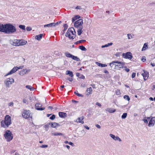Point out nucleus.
I'll list each match as a JSON object with an SVG mask.
<instances>
[{
	"label": "nucleus",
	"mask_w": 155,
	"mask_h": 155,
	"mask_svg": "<svg viewBox=\"0 0 155 155\" xmlns=\"http://www.w3.org/2000/svg\"><path fill=\"white\" fill-rule=\"evenodd\" d=\"M5 33L7 34H11L16 31L15 27L12 24L9 23L5 24Z\"/></svg>",
	"instance_id": "1"
},
{
	"label": "nucleus",
	"mask_w": 155,
	"mask_h": 155,
	"mask_svg": "<svg viewBox=\"0 0 155 155\" xmlns=\"http://www.w3.org/2000/svg\"><path fill=\"white\" fill-rule=\"evenodd\" d=\"M76 32L73 28H71L68 29L67 32L65 34L66 37H67L70 39H74L76 37Z\"/></svg>",
	"instance_id": "2"
},
{
	"label": "nucleus",
	"mask_w": 155,
	"mask_h": 155,
	"mask_svg": "<svg viewBox=\"0 0 155 155\" xmlns=\"http://www.w3.org/2000/svg\"><path fill=\"white\" fill-rule=\"evenodd\" d=\"M4 136L8 142L11 141L13 139V135L11 132L8 130H6L5 132Z\"/></svg>",
	"instance_id": "3"
},
{
	"label": "nucleus",
	"mask_w": 155,
	"mask_h": 155,
	"mask_svg": "<svg viewBox=\"0 0 155 155\" xmlns=\"http://www.w3.org/2000/svg\"><path fill=\"white\" fill-rule=\"evenodd\" d=\"M27 42V41L23 39L15 40L13 45L16 46L24 45H26Z\"/></svg>",
	"instance_id": "4"
},
{
	"label": "nucleus",
	"mask_w": 155,
	"mask_h": 155,
	"mask_svg": "<svg viewBox=\"0 0 155 155\" xmlns=\"http://www.w3.org/2000/svg\"><path fill=\"white\" fill-rule=\"evenodd\" d=\"M22 116L26 119L29 117L32 118V116L31 115V112L29 110H25L22 114Z\"/></svg>",
	"instance_id": "5"
},
{
	"label": "nucleus",
	"mask_w": 155,
	"mask_h": 155,
	"mask_svg": "<svg viewBox=\"0 0 155 155\" xmlns=\"http://www.w3.org/2000/svg\"><path fill=\"white\" fill-rule=\"evenodd\" d=\"M4 122L7 127H8V126L12 124L11 117L8 115H6L5 117Z\"/></svg>",
	"instance_id": "6"
},
{
	"label": "nucleus",
	"mask_w": 155,
	"mask_h": 155,
	"mask_svg": "<svg viewBox=\"0 0 155 155\" xmlns=\"http://www.w3.org/2000/svg\"><path fill=\"white\" fill-rule=\"evenodd\" d=\"M14 82V79L12 78H9L6 79L4 81V84L6 85V87L9 88V85L13 83Z\"/></svg>",
	"instance_id": "7"
},
{
	"label": "nucleus",
	"mask_w": 155,
	"mask_h": 155,
	"mask_svg": "<svg viewBox=\"0 0 155 155\" xmlns=\"http://www.w3.org/2000/svg\"><path fill=\"white\" fill-rule=\"evenodd\" d=\"M83 24V20L82 19H80L75 21L74 23V26L75 28H78L80 26H82Z\"/></svg>",
	"instance_id": "8"
},
{
	"label": "nucleus",
	"mask_w": 155,
	"mask_h": 155,
	"mask_svg": "<svg viewBox=\"0 0 155 155\" xmlns=\"http://www.w3.org/2000/svg\"><path fill=\"white\" fill-rule=\"evenodd\" d=\"M123 57L126 59H128L130 60L133 58V56L130 52H127L126 53L123 54Z\"/></svg>",
	"instance_id": "9"
},
{
	"label": "nucleus",
	"mask_w": 155,
	"mask_h": 155,
	"mask_svg": "<svg viewBox=\"0 0 155 155\" xmlns=\"http://www.w3.org/2000/svg\"><path fill=\"white\" fill-rule=\"evenodd\" d=\"M155 123V117H152L148 124V126L149 127H153Z\"/></svg>",
	"instance_id": "10"
},
{
	"label": "nucleus",
	"mask_w": 155,
	"mask_h": 155,
	"mask_svg": "<svg viewBox=\"0 0 155 155\" xmlns=\"http://www.w3.org/2000/svg\"><path fill=\"white\" fill-rule=\"evenodd\" d=\"M143 73H142L141 75L143 76V79L145 81L147 80L149 77V73L147 71L143 70Z\"/></svg>",
	"instance_id": "11"
},
{
	"label": "nucleus",
	"mask_w": 155,
	"mask_h": 155,
	"mask_svg": "<svg viewBox=\"0 0 155 155\" xmlns=\"http://www.w3.org/2000/svg\"><path fill=\"white\" fill-rule=\"evenodd\" d=\"M18 70V67H14L12 68L10 71L7 74H5V77H6L7 76L12 74L15 72L17 70Z\"/></svg>",
	"instance_id": "12"
},
{
	"label": "nucleus",
	"mask_w": 155,
	"mask_h": 155,
	"mask_svg": "<svg viewBox=\"0 0 155 155\" xmlns=\"http://www.w3.org/2000/svg\"><path fill=\"white\" fill-rule=\"evenodd\" d=\"M30 70H27V69H23L21 71H20L19 73V74L21 75H23L26 74L28 72H30Z\"/></svg>",
	"instance_id": "13"
},
{
	"label": "nucleus",
	"mask_w": 155,
	"mask_h": 155,
	"mask_svg": "<svg viewBox=\"0 0 155 155\" xmlns=\"http://www.w3.org/2000/svg\"><path fill=\"white\" fill-rule=\"evenodd\" d=\"M84 116L79 117L76 120V122L77 123H81L82 124H83L84 123L83 120L84 119Z\"/></svg>",
	"instance_id": "14"
},
{
	"label": "nucleus",
	"mask_w": 155,
	"mask_h": 155,
	"mask_svg": "<svg viewBox=\"0 0 155 155\" xmlns=\"http://www.w3.org/2000/svg\"><path fill=\"white\" fill-rule=\"evenodd\" d=\"M50 123L51 127L52 128H55L57 127H59L60 126L59 124L56 122H50Z\"/></svg>",
	"instance_id": "15"
},
{
	"label": "nucleus",
	"mask_w": 155,
	"mask_h": 155,
	"mask_svg": "<svg viewBox=\"0 0 155 155\" xmlns=\"http://www.w3.org/2000/svg\"><path fill=\"white\" fill-rule=\"evenodd\" d=\"M117 67H118V68H123V65L125 64V63L123 62H119L118 61H117Z\"/></svg>",
	"instance_id": "16"
},
{
	"label": "nucleus",
	"mask_w": 155,
	"mask_h": 155,
	"mask_svg": "<svg viewBox=\"0 0 155 155\" xmlns=\"http://www.w3.org/2000/svg\"><path fill=\"white\" fill-rule=\"evenodd\" d=\"M116 61H114L110 64V65L112 69H115L116 66Z\"/></svg>",
	"instance_id": "17"
},
{
	"label": "nucleus",
	"mask_w": 155,
	"mask_h": 155,
	"mask_svg": "<svg viewBox=\"0 0 155 155\" xmlns=\"http://www.w3.org/2000/svg\"><path fill=\"white\" fill-rule=\"evenodd\" d=\"M58 114L59 116L62 118H64L67 117V114L65 113L60 112H59Z\"/></svg>",
	"instance_id": "18"
},
{
	"label": "nucleus",
	"mask_w": 155,
	"mask_h": 155,
	"mask_svg": "<svg viewBox=\"0 0 155 155\" xmlns=\"http://www.w3.org/2000/svg\"><path fill=\"white\" fill-rule=\"evenodd\" d=\"M5 24L0 23V31L5 32Z\"/></svg>",
	"instance_id": "19"
},
{
	"label": "nucleus",
	"mask_w": 155,
	"mask_h": 155,
	"mask_svg": "<svg viewBox=\"0 0 155 155\" xmlns=\"http://www.w3.org/2000/svg\"><path fill=\"white\" fill-rule=\"evenodd\" d=\"M83 26H80V27L77 30L78 34V35H80L82 33L83 31L82 30L83 29Z\"/></svg>",
	"instance_id": "20"
},
{
	"label": "nucleus",
	"mask_w": 155,
	"mask_h": 155,
	"mask_svg": "<svg viewBox=\"0 0 155 155\" xmlns=\"http://www.w3.org/2000/svg\"><path fill=\"white\" fill-rule=\"evenodd\" d=\"M66 74L69 75V76L71 77H73L74 76L72 72L69 70H67L66 71Z\"/></svg>",
	"instance_id": "21"
},
{
	"label": "nucleus",
	"mask_w": 155,
	"mask_h": 155,
	"mask_svg": "<svg viewBox=\"0 0 155 155\" xmlns=\"http://www.w3.org/2000/svg\"><path fill=\"white\" fill-rule=\"evenodd\" d=\"M43 34H40L38 35H36L35 37V39L38 40H40L42 38L43 36Z\"/></svg>",
	"instance_id": "22"
},
{
	"label": "nucleus",
	"mask_w": 155,
	"mask_h": 155,
	"mask_svg": "<svg viewBox=\"0 0 155 155\" xmlns=\"http://www.w3.org/2000/svg\"><path fill=\"white\" fill-rule=\"evenodd\" d=\"M55 24H54V23H52L49 24L45 25H44V27H51L53 26H55Z\"/></svg>",
	"instance_id": "23"
},
{
	"label": "nucleus",
	"mask_w": 155,
	"mask_h": 155,
	"mask_svg": "<svg viewBox=\"0 0 155 155\" xmlns=\"http://www.w3.org/2000/svg\"><path fill=\"white\" fill-rule=\"evenodd\" d=\"M106 111H108L110 113H113L116 111L115 109H113L111 108H108L106 110Z\"/></svg>",
	"instance_id": "24"
},
{
	"label": "nucleus",
	"mask_w": 155,
	"mask_h": 155,
	"mask_svg": "<svg viewBox=\"0 0 155 155\" xmlns=\"http://www.w3.org/2000/svg\"><path fill=\"white\" fill-rule=\"evenodd\" d=\"M86 91L87 92V95H89L90 94H91L92 91V89L91 87L88 88H87Z\"/></svg>",
	"instance_id": "25"
},
{
	"label": "nucleus",
	"mask_w": 155,
	"mask_h": 155,
	"mask_svg": "<svg viewBox=\"0 0 155 155\" xmlns=\"http://www.w3.org/2000/svg\"><path fill=\"white\" fill-rule=\"evenodd\" d=\"M96 64L97 65L99 66H101L102 67H106L107 66V65L106 64H104L101 63H99L98 62H96Z\"/></svg>",
	"instance_id": "26"
},
{
	"label": "nucleus",
	"mask_w": 155,
	"mask_h": 155,
	"mask_svg": "<svg viewBox=\"0 0 155 155\" xmlns=\"http://www.w3.org/2000/svg\"><path fill=\"white\" fill-rule=\"evenodd\" d=\"M80 16L78 15H76L75 17H73L72 19V21L73 22L76 20L80 18Z\"/></svg>",
	"instance_id": "27"
},
{
	"label": "nucleus",
	"mask_w": 155,
	"mask_h": 155,
	"mask_svg": "<svg viewBox=\"0 0 155 155\" xmlns=\"http://www.w3.org/2000/svg\"><path fill=\"white\" fill-rule=\"evenodd\" d=\"M50 125V123H48L44 125V127L45 128L46 131H47L48 130V129L49 128Z\"/></svg>",
	"instance_id": "28"
},
{
	"label": "nucleus",
	"mask_w": 155,
	"mask_h": 155,
	"mask_svg": "<svg viewBox=\"0 0 155 155\" xmlns=\"http://www.w3.org/2000/svg\"><path fill=\"white\" fill-rule=\"evenodd\" d=\"M65 55L67 57L71 58H72L73 55L71 54L70 53L68 52H66L65 53Z\"/></svg>",
	"instance_id": "29"
},
{
	"label": "nucleus",
	"mask_w": 155,
	"mask_h": 155,
	"mask_svg": "<svg viewBox=\"0 0 155 155\" xmlns=\"http://www.w3.org/2000/svg\"><path fill=\"white\" fill-rule=\"evenodd\" d=\"M25 87L27 88L30 90L31 91H33L34 90V89H35L32 86H31L30 85H26V86Z\"/></svg>",
	"instance_id": "30"
},
{
	"label": "nucleus",
	"mask_w": 155,
	"mask_h": 155,
	"mask_svg": "<svg viewBox=\"0 0 155 155\" xmlns=\"http://www.w3.org/2000/svg\"><path fill=\"white\" fill-rule=\"evenodd\" d=\"M79 48L83 51H86L87 50L86 48L83 45L79 46Z\"/></svg>",
	"instance_id": "31"
},
{
	"label": "nucleus",
	"mask_w": 155,
	"mask_h": 155,
	"mask_svg": "<svg viewBox=\"0 0 155 155\" xmlns=\"http://www.w3.org/2000/svg\"><path fill=\"white\" fill-rule=\"evenodd\" d=\"M19 27L22 29L23 30H24L25 31V25H20L19 26Z\"/></svg>",
	"instance_id": "32"
},
{
	"label": "nucleus",
	"mask_w": 155,
	"mask_h": 155,
	"mask_svg": "<svg viewBox=\"0 0 155 155\" xmlns=\"http://www.w3.org/2000/svg\"><path fill=\"white\" fill-rule=\"evenodd\" d=\"M72 58L74 60H76L77 61H80V59L79 58H78L77 57L73 55Z\"/></svg>",
	"instance_id": "33"
},
{
	"label": "nucleus",
	"mask_w": 155,
	"mask_h": 155,
	"mask_svg": "<svg viewBox=\"0 0 155 155\" xmlns=\"http://www.w3.org/2000/svg\"><path fill=\"white\" fill-rule=\"evenodd\" d=\"M51 134L52 135L54 136H59L63 135L62 134L58 133H52Z\"/></svg>",
	"instance_id": "34"
},
{
	"label": "nucleus",
	"mask_w": 155,
	"mask_h": 155,
	"mask_svg": "<svg viewBox=\"0 0 155 155\" xmlns=\"http://www.w3.org/2000/svg\"><path fill=\"white\" fill-rule=\"evenodd\" d=\"M148 48L147 45L146 43H145L143 46V47L142 49V51L145 50L147 48Z\"/></svg>",
	"instance_id": "35"
},
{
	"label": "nucleus",
	"mask_w": 155,
	"mask_h": 155,
	"mask_svg": "<svg viewBox=\"0 0 155 155\" xmlns=\"http://www.w3.org/2000/svg\"><path fill=\"white\" fill-rule=\"evenodd\" d=\"M63 27H64L63 31H65L67 29L68 27V25H67V24H64Z\"/></svg>",
	"instance_id": "36"
},
{
	"label": "nucleus",
	"mask_w": 155,
	"mask_h": 155,
	"mask_svg": "<svg viewBox=\"0 0 155 155\" xmlns=\"http://www.w3.org/2000/svg\"><path fill=\"white\" fill-rule=\"evenodd\" d=\"M127 115V113H124L123 114V115L121 116V118L122 119H125V118Z\"/></svg>",
	"instance_id": "37"
},
{
	"label": "nucleus",
	"mask_w": 155,
	"mask_h": 155,
	"mask_svg": "<svg viewBox=\"0 0 155 155\" xmlns=\"http://www.w3.org/2000/svg\"><path fill=\"white\" fill-rule=\"evenodd\" d=\"M41 106H42V105L41 103H37L35 104V108L36 107H41Z\"/></svg>",
	"instance_id": "38"
},
{
	"label": "nucleus",
	"mask_w": 155,
	"mask_h": 155,
	"mask_svg": "<svg viewBox=\"0 0 155 155\" xmlns=\"http://www.w3.org/2000/svg\"><path fill=\"white\" fill-rule=\"evenodd\" d=\"M110 136L113 139L115 140H116V137H115L114 135L110 134Z\"/></svg>",
	"instance_id": "39"
},
{
	"label": "nucleus",
	"mask_w": 155,
	"mask_h": 155,
	"mask_svg": "<svg viewBox=\"0 0 155 155\" xmlns=\"http://www.w3.org/2000/svg\"><path fill=\"white\" fill-rule=\"evenodd\" d=\"M74 93L75 94H76V95H77V96H78V97H83V95H82L81 94H80L77 92L76 91H75L74 92Z\"/></svg>",
	"instance_id": "40"
},
{
	"label": "nucleus",
	"mask_w": 155,
	"mask_h": 155,
	"mask_svg": "<svg viewBox=\"0 0 155 155\" xmlns=\"http://www.w3.org/2000/svg\"><path fill=\"white\" fill-rule=\"evenodd\" d=\"M127 37L128 39H130L133 38V36L130 34H127Z\"/></svg>",
	"instance_id": "41"
},
{
	"label": "nucleus",
	"mask_w": 155,
	"mask_h": 155,
	"mask_svg": "<svg viewBox=\"0 0 155 155\" xmlns=\"http://www.w3.org/2000/svg\"><path fill=\"white\" fill-rule=\"evenodd\" d=\"M45 107H36V109L38 110H42L45 109Z\"/></svg>",
	"instance_id": "42"
},
{
	"label": "nucleus",
	"mask_w": 155,
	"mask_h": 155,
	"mask_svg": "<svg viewBox=\"0 0 155 155\" xmlns=\"http://www.w3.org/2000/svg\"><path fill=\"white\" fill-rule=\"evenodd\" d=\"M124 98L126 100L129 101L130 100V98L129 96L128 95H125L124 96Z\"/></svg>",
	"instance_id": "43"
},
{
	"label": "nucleus",
	"mask_w": 155,
	"mask_h": 155,
	"mask_svg": "<svg viewBox=\"0 0 155 155\" xmlns=\"http://www.w3.org/2000/svg\"><path fill=\"white\" fill-rule=\"evenodd\" d=\"M55 118V116L54 114H53L50 117V119L51 120H54Z\"/></svg>",
	"instance_id": "44"
},
{
	"label": "nucleus",
	"mask_w": 155,
	"mask_h": 155,
	"mask_svg": "<svg viewBox=\"0 0 155 155\" xmlns=\"http://www.w3.org/2000/svg\"><path fill=\"white\" fill-rule=\"evenodd\" d=\"M66 79L67 80H68L70 82H72L73 80V77L67 78Z\"/></svg>",
	"instance_id": "45"
},
{
	"label": "nucleus",
	"mask_w": 155,
	"mask_h": 155,
	"mask_svg": "<svg viewBox=\"0 0 155 155\" xmlns=\"http://www.w3.org/2000/svg\"><path fill=\"white\" fill-rule=\"evenodd\" d=\"M79 78L82 79H85V77L83 75L81 74L80 76L79 77Z\"/></svg>",
	"instance_id": "46"
},
{
	"label": "nucleus",
	"mask_w": 155,
	"mask_h": 155,
	"mask_svg": "<svg viewBox=\"0 0 155 155\" xmlns=\"http://www.w3.org/2000/svg\"><path fill=\"white\" fill-rule=\"evenodd\" d=\"M48 147V145H43L42 146H41L40 147L41 148H46Z\"/></svg>",
	"instance_id": "47"
},
{
	"label": "nucleus",
	"mask_w": 155,
	"mask_h": 155,
	"mask_svg": "<svg viewBox=\"0 0 155 155\" xmlns=\"http://www.w3.org/2000/svg\"><path fill=\"white\" fill-rule=\"evenodd\" d=\"M31 28L30 27H27L26 30L28 31H30L31 30Z\"/></svg>",
	"instance_id": "48"
},
{
	"label": "nucleus",
	"mask_w": 155,
	"mask_h": 155,
	"mask_svg": "<svg viewBox=\"0 0 155 155\" xmlns=\"http://www.w3.org/2000/svg\"><path fill=\"white\" fill-rule=\"evenodd\" d=\"M112 12V11L111 10L110 11H106V13L108 14V15L110 14Z\"/></svg>",
	"instance_id": "49"
},
{
	"label": "nucleus",
	"mask_w": 155,
	"mask_h": 155,
	"mask_svg": "<svg viewBox=\"0 0 155 155\" xmlns=\"http://www.w3.org/2000/svg\"><path fill=\"white\" fill-rule=\"evenodd\" d=\"M9 106H13L14 105V103L13 102L9 103L8 104Z\"/></svg>",
	"instance_id": "50"
},
{
	"label": "nucleus",
	"mask_w": 155,
	"mask_h": 155,
	"mask_svg": "<svg viewBox=\"0 0 155 155\" xmlns=\"http://www.w3.org/2000/svg\"><path fill=\"white\" fill-rule=\"evenodd\" d=\"M61 23V21H59L57 22L56 23H54V24H55V26H57L58 24H60V23Z\"/></svg>",
	"instance_id": "51"
},
{
	"label": "nucleus",
	"mask_w": 155,
	"mask_h": 155,
	"mask_svg": "<svg viewBox=\"0 0 155 155\" xmlns=\"http://www.w3.org/2000/svg\"><path fill=\"white\" fill-rule=\"evenodd\" d=\"M85 41H86L85 40H79L78 41V42H79V43H81L82 42H84Z\"/></svg>",
	"instance_id": "52"
},
{
	"label": "nucleus",
	"mask_w": 155,
	"mask_h": 155,
	"mask_svg": "<svg viewBox=\"0 0 155 155\" xmlns=\"http://www.w3.org/2000/svg\"><path fill=\"white\" fill-rule=\"evenodd\" d=\"M124 70L127 72H128L130 71V69L126 68V67H125Z\"/></svg>",
	"instance_id": "53"
},
{
	"label": "nucleus",
	"mask_w": 155,
	"mask_h": 155,
	"mask_svg": "<svg viewBox=\"0 0 155 155\" xmlns=\"http://www.w3.org/2000/svg\"><path fill=\"white\" fill-rule=\"evenodd\" d=\"M76 9H81V6H77L75 8Z\"/></svg>",
	"instance_id": "54"
},
{
	"label": "nucleus",
	"mask_w": 155,
	"mask_h": 155,
	"mask_svg": "<svg viewBox=\"0 0 155 155\" xmlns=\"http://www.w3.org/2000/svg\"><path fill=\"white\" fill-rule=\"evenodd\" d=\"M136 75V73H133L132 75V78H134L135 77Z\"/></svg>",
	"instance_id": "55"
},
{
	"label": "nucleus",
	"mask_w": 155,
	"mask_h": 155,
	"mask_svg": "<svg viewBox=\"0 0 155 155\" xmlns=\"http://www.w3.org/2000/svg\"><path fill=\"white\" fill-rule=\"evenodd\" d=\"M68 144L72 146H74V143L71 142H69Z\"/></svg>",
	"instance_id": "56"
},
{
	"label": "nucleus",
	"mask_w": 155,
	"mask_h": 155,
	"mask_svg": "<svg viewBox=\"0 0 155 155\" xmlns=\"http://www.w3.org/2000/svg\"><path fill=\"white\" fill-rule=\"evenodd\" d=\"M143 121L145 123H146V124L148 123V120L146 119H143Z\"/></svg>",
	"instance_id": "57"
},
{
	"label": "nucleus",
	"mask_w": 155,
	"mask_h": 155,
	"mask_svg": "<svg viewBox=\"0 0 155 155\" xmlns=\"http://www.w3.org/2000/svg\"><path fill=\"white\" fill-rule=\"evenodd\" d=\"M96 104L99 107H101V104L98 102H96Z\"/></svg>",
	"instance_id": "58"
},
{
	"label": "nucleus",
	"mask_w": 155,
	"mask_h": 155,
	"mask_svg": "<svg viewBox=\"0 0 155 155\" xmlns=\"http://www.w3.org/2000/svg\"><path fill=\"white\" fill-rule=\"evenodd\" d=\"M23 102L24 103H27V101L25 99H24L23 100Z\"/></svg>",
	"instance_id": "59"
},
{
	"label": "nucleus",
	"mask_w": 155,
	"mask_h": 155,
	"mask_svg": "<svg viewBox=\"0 0 155 155\" xmlns=\"http://www.w3.org/2000/svg\"><path fill=\"white\" fill-rule=\"evenodd\" d=\"M81 86L82 87H85V84L82 83L81 84Z\"/></svg>",
	"instance_id": "60"
},
{
	"label": "nucleus",
	"mask_w": 155,
	"mask_h": 155,
	"mask_svg": "<svg viewBox=\"0 0 155 155\" xmlns=\"http://www.w3.org/2000/svg\"><path fill=\"white\" fill-rule=\"evenodd\" d=\"M84 127L88 130L90 129V128L87 126H84Z\"/></svg>",
	"instance_id": "61"
},
{
	"label": "nucleus",
	"mask_w": 155,
	"mask_h": 155,
	"mask_svg": "<svg viewBox=\"0 0 155 155\" xmlns=\"http://www.w3.org/2000/svg\"><path fill=\"white\" fill-rule=\"evenodd\" d=\"M96 126L98 128H101V126L98 124H96Z\"/></svg>",
	"instance_id": "62"
},
{
	"label": "nucleus",
	"mask_w": 155,
	"mask_h": 155,
	"mask_svg": "<svg viewBox=\"0 0 155 155\" xmlns=\"http://www.w3.org/2000/svg\"><path fill=\"white\" fill-rule=\"evenodd\" d=\"M76 75L77 77H78L79 78V76H80V74L79 73H76Z\"/></svg>",
	"instance_id": "63"
},
{
	"label": "nucleus",
	"mask_w": 155,
	"mask_h": 155,
	"mask_svg": "<svg viewBox=\"0 0 155 155\" xmlns=\"http://www.w3.org/2000/svg\"><path fill=\"white\" fill-rule=\"evenodd\" d=\"M117 140L119 141H121L120 138L118 137H117Z\"/></svg>",
	"instance_id": "64"
}]
</instances>
